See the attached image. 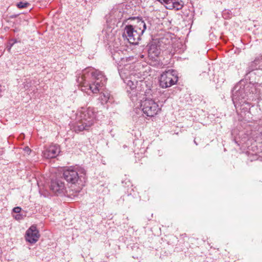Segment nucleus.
Here are the masks:
<instances>
[{"label":"nucleus","mask_w":262,"mask_h":262,"mask_svg":"<svg viewBox=\"0 0 262 262\" xmlns=\"http://www.w3.org/2000/svg\"><path fill=\"white\" fill-rule=\"evenodd\" d=\"M118 53H115L112 56L118 63V71L120 77L127 85L128 95L133 102H136L139 98H141L144 94L147 93V90L145 91L144 88L146 86L145 82L142 80L138 81L136 78H139V73L134 70L136 66L134 63L136 59L133 57L125 58L118 57ZM149 91V90H148Z\"/></svg>","instance_id":"1"},{"label":"nucleus","mask_w":262,"mask_h":262,"mask_svg":"<svg viewBox=\"0 0 262 262\" xmlns=\"http://www.w3.org/2000/svg\"><path fill=\"white\" fill-rule=\"evenodd\" d=\"M106 80L102 72L92 67L82 70L77 78L82 91L88 93L90 91L93 94H97L102 89Z\"/></svg>","instance_id":"2"},{"label":"nucleus","mask_w":262,"mask_h":262,"mask_svg":"<svg viewBox=\"0 0 262 262\" xmlns=\"http://www.w3.org/2000/svg\"><path fill=\"white\" fill-rule=\"evenodd\" d=\"M95 120L96 112L94 108H81L76 114L73 129L76 132L89 130L94 124Z\"/></svg>","instance_id":"3"},{"label":"nucleus","mask_w":262,"mask_h":262,"mask_svg":"<svg viewBox=\"0 0 262 262\" xmlns=\"http://www.w3.org/2000/svg\"><path fill=\"white\" fill-rule=\"evenodd\" d=\"M147 28V26L142 19H137V24L126 26L124 30L123 36L126 38L129 43L137 44L140 39L141 36L143 34Z\"/></svg>","instance_id":"4"},{"label":"nucleus","mask_w":262,"mask_h":262,"mask_svg":"<svg viewBox=\"0 0 262 262\" xmlns=\"http://www.w3.org/2000/svg\"><path fill=\"white\" fill-rule=\"evenodd\" d=\"M141 96V98H139L140 101L137 103L135 106L137 112L138 109L140 107L143 113L148 117H154L157 115L160 111L161 108L152 99H145L144 100V95Z\"/></svg>","instance_id":"5"},{"label":"nucleus","mask_w":262,"mask_h":262,"mask_svg":"<svg viewBox=\"0 0 262 262\" xmlns=\"http://www.w3.org/2000/svg\"><path fill=\"white\" fill-rule=\"evenodd\" d=\"M178 79L176 71L169 70L161 75L160 84L162 88L170 87L177 82Z\"/></svg>","instance_id":"6"},{"label":"nucleus","mask_w":262,"mask_h":262,"mask_svg":"<svg viewBox=\"0 0 262 262\" xmlns=\"http://www.w3.org/2000/svg\"><path fill=\"white\" fill-rule=\"evenodd\" d=\"M78 172L82 173L84 174L85 173V171L82 168H80L78 169L77 168L71 167L64 170L63 176L68 182L72 184H75L78 182L80 178Z\"/></svg>","instance_id":"7"},{"label":"nucleus","mask_w":262,"mask_h":262,"mask_svg":"<svg viewBox=\"0 0 262 262\" xmlns=\"http://www.w3.org/2000/svg\"><path fill=\"white\" fill-rule=\"evenodd\" d=\"M124 5L122 4L115 5L111 9L110 13L106 15V21L107 23H115L120 20L124 14L123 10Z\"/></svg>","instance_id":"8"},{"label":"nucleus","mask_w":262,"mask_h":262,"mask_svg":"<svg viewBox=\"0 0 262 262\" xmlns=\"http://www.w3.org/2000/svg\"><path fill=\"white\" fill-rule=\"evenodd\" d=\"M51 190L57 195L63 194L66 191L64 183L60 179H55L51 181Z\"/></svg>","instance_id":"9"},{"label":"nucleus","mask_w":262,"mask_h":262,"mask_svg":"<svg viewBox=\"0 0 262 262\" xmlns=\"http://www.w3.org/2000/svg\"><path fill=\"white\" fill-rule=\"evenodd\" d=\"M39 233L36 226H31L26 231V239L28 242L34 244L39 239Z\"/></svg>","instance_id":"10"},{"label":"nucleus","mask_w":262,"mask_h":262,"mask_svg":"<svg viewBox=\"0 0 262 262\" xmlns=\"http://www.w3.org/2000/svg\"><path fill=\"white\" fill-rule=\"evenodd\" d=\"M60 147L57 145H51L42 152L43 157L47 159L56 158L60 152Z\"/></svg>","instance_id":"11"},{"label":"nucleus","mask_w":262,"mask_h":262,"mask_svg":"<svg viewBox=\"0 0 262 262\" xmlns=\"http://www.w3.org/2000/svg\"><path fill=\"white\" fill-rule=\"evenodd\" d=\"M163 4L165 7L170 10H180L183 6L182 0H158Z\"/></svg>","instance_id":"12"},{"label":"nucleus","mask_w":262,"mask_h":262,"mask_svg":"<svg viewBox=\"0 0 262 262\" xmlns=\"http://www.w3.org/2000/svg\"><path fill=\"white\" fill-rule=\"evenodd\" d=\"M246 95L243 93V89H241V86L237 84L235 85L233 90L232 101L235 106L237 103L238 101L244 99Z\"/></svg>","instance_id":"13"},{"label":"nucleus","mask_w":262,"mask_h":262,"mask_svg":"<svg viewBox=\"0 0 262 262\" xmlns=\"http://www.w3.org/2000/svg\"><path fill=\"white\" fill-rule=\"evenodd\" d=\"M160 48L158 47L156 45L151 44L148 49V56L152 59L156 60L160 54Z\"/></svg>","instance_id":"14"},{"label":"nucleus","mask_w":262,"mask_h":262,"mask_svg":"<svg viewBox=\"0 0 262 262\" xmlns=\"http://www.w3.org/2000/svg\"><path fill=\"white\" fill-rule=\"evenodd\" d=\"M110 98V94L107 91H105L100 94L99 100L102 104H105Z\"/></svg>","instance_id":"15"},{"label":"nucleus","mask_w":262,"mask_h":262,"mask_svg":"<svg viewBox=\"0 0 262 262\" xmlns=\"http://www.w3.org/2000/svg\"><path fill=\"white\" fill-rule=\"evenodd\" d=\"M260 61L258 59H256L254 61L251 62L249 67V72L253 71L257 69V66L259 64Z\"/></svg>","instance_id":"16"},{"label":"nucleus","mask_w":262,"mask_h":262,"mask_svg":"<svg viewBox=\"0 0 262 262\" xmlns=\"http://www.w3.org/2000/svg\"><path fill=\"white\" fill-rule=\"evenodd\" d=\"M16 42L17 41L16 39H11L9 41V42H8V45L7 47V50L9 52L10 51L12 47Z\"/></svg>","instance_id":"17"},{"label":"nucleus","mask_w":262,"mask_h":262,"mask_svg":"<svg viewBox=\"0 0 262 262\" xmlns=\"http://www.w3.org/2000/svg\"><path fill=\"white\" fill-rule=\"evenodd\" d=\"M29 5V3L26 2V3H24V2H19L18 3H17V6L18 8H26L27 7V6Z\"/></svg>","instance_id":"18"},{"label":"nucleus","mask_w":262,"mask_h":262,"mask_svg":"<svg viewBox=\"0 0 262 262\" xmlns=\"http://www.w3.org/2000/svg\"><path fill=\"white\" fill-rule=\"evenodd\" d=\"M21 210V208L19 207H14L13 209V211L15 213H19Z\"/></svg>","instance_id":"19"},{"label":"nucleus","mask_w":262,"mask_h":262,"mask_svg":"<svg viewBox=\"0 0 262 262\" xmlns=\"http://www.w3.org/2000/svg\"><path fill=\"white\" fill-rule=\"evenodd\" d=\"M24 150L27 152V153H29L30 151H31V150L28 147H26L25 148H24Z\"/></svg>","instance_id":"20"},{"label":"nucleus","mask_w":262,"mask_h":262,"mask_svg":"<svg viewBox=\"0 0 262 262\" xmlns=\"http://www.w3.org/2000/svg\"><path fill=\"white\" fill-rule=\"evenodd\" d=\"M15 219H17V220H19L20 219V215H17L16 216H15Z\"/></svg>","instance_id":"21"},{"label":"nucleus","mask_w":262,"mask_h":262,"mask_svg":"<svg viewBox=\"0 0 262 262\" xmlns=\"http://www.w3.org/2000/svg\"><path fill=\"white\" fill-rule=\"evenodd\" d=\"M140 57H141V58H144V55H141L140 56Z\"/></svg>","instance_id":"22"}]
</instances>
